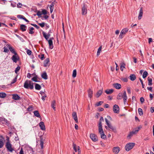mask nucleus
I'll list each match as a JSON object with an SVG mask.
<instances>
[{
  "instance_id": "f257e3e1",
  "label": "nucleus",
  "mask_w": 154,
  "mask_h": 154,
  "mask_svg": "<svg viewBox=\"0 0 154 154\" xmlns=\"http://www.w3.org/2000/svg\"><path fill=\"white\" fill-rule=\"evenodd\" d=\"M104 121V119L102 117H101L99 121L98 125L99 133L101 135V137L103 139H105L106 138V135L104 134L103 128L102 124V121Z\"/></svg>"
},
{
  "instance_id": "f03ea898",
  "label": "nucleus",
  "mask_w": 154,
  "mask_h": 154,
  "mask_svg": "<svg viewBox=\"0 0 154 154\" xmlns=\"http://www.w3.org/2000/svg\"><path fill=\"white\" fill-rule=\"evenodd\" d=\"M123 99V100L124 104L127 103L128 97L126 95L125 91H124L123 93H120L118 95L117 98L118 100H121L122 98Z\"/></svg>"
},
{
  "instance_id": "7ed1b4c3",
  "label": "nucleus",
  "mask_w": 154,
  "mask_h": 154,
  "mask_svg": "<svg viewBox=\"0 0 154 154\" xmlns=\"http://www.w3.org/2000/svg\"><path fill=\"white\" fill-rule=\"evenodd\" d=\"M33 83L32 81L26 80L24 84V87L26 89H33L34 88Z\"/></svg>"
},
{
  "instance_id": "20e7f679",
  "label": "nucleus",
  "mask_w": 154,
  "mask_h": 154,
  "mask_svg": "<svg viewBox=\"0 0 154 154\" xmlns=\"http://www.w3.org/2000/svg\"><path fill=\"white\" fill-rule=\"evenodd\" d=\"M11 144L10 143L9 138L8 136H7L6 139L5 140L2 136L0 135V144Z\"/></svg>"
},
{
  "instance_id": "39448f33",
  "label": "nucleus",
  "mask_w": 154,
  "mask_h": 154,
  "mask_svg": "<svg viewBox=\"0 0 154 154\" xmlns=\"http://www.w3.org/2000/svg\"><path fill=\"white\" fill-rule=\"evenodd\" d=\"M140 129V127H138L137 128H136L132 132H130L127 136V138L128 139H130L133 134L137 133L139 131Z\"/></svg>"
},
{
  "instance_id": "423d86ee",
  "label": "nucleus",
  "mask_w": 154,
  "mask_h": 154,
  "mask_svg": "<svg viewBox=\"0 0 154 154\" xmlns=\"http://www.w3.org/2000/svg\"><path fill=\"white\" fill-rule=\"evenodd\" d=\"M90 137L93 141L96 142L98 140V138L97 136L94 134H90Z\"/></svg>"
},
{
  "instance_id": "0eeeda50",
  "label": "nucleus",
  "mask_w": 154,
  "mask_h": 154,
  "mask_svg": "<svg viewBox=\"0 0 154 154\" xmlns=\"http://www.w3.org/2000/svg\"><path fill=\"white\" fill-rule=\"evenodd\" d=\"M106 123L107 125L108 128L112 131H114L115 130V128L111 124L109 123V122L106 118L105 119Z\"/></svg>"
},
{
  "instance_id": "6e6552de",
  "label": "nucleus",
  "mask_w": 154,
  "mask_h": 154,
  "mask_svg": "<svg viewBox=\"0 0 154 154\" xmlns=\"http://www.w3.org/2000/svg\"><path fill=\"white\" fill-rule=\"evenodd\" d=\"M113 110L114 113H118L119 112V106L116 104L114 105L113 107Z\"/></svg>"
},
{
  "instance_id": "1a4fd4ad",
  "label": "nucleus",
  "mask_w": 154,
  "mask_h": 154,
  "mask_svg": "<svg viewBox=\"0 0 154 154\" xmlns=\"http://www.w3.org/2000/svg\"><path fill=\"white\" fill-rule=\"evenodd\" d=\"M72 116L75 122L76 123H78L76 113L75 112H73L72 114Z\"/></svg>"
},
{
  "instance_id": "9d476101",
  "label": "nucleus",
  "mask_w": 154,
  "mask_h": 154,
  "mask_svg": "<svg viewBox=\"0 0 154 154\" xmlns=\"http://www.w3.org/2000/svg\"><path fill=\"white\" fill-rule=\"evenodd\" d=\"M50 60L49 58H46L44 61V66L46 67L49 65Z\"/></svg>"
},
{
  "instance_id": "9b49d317",
  "label": "nucleus",
  "mask_w": 154,
  "mask_h": 154,
  "mask_svg": "<svg viewBox=\"0 0 154 154\" xmlns=\"http://www.w3.org/2000/svg\"><path fill=\"white\" fill-rule=\"evenodd\" d=\"M134 145H126L125 146V149L126 151H128L132 149Z\"/></svg>"
},
{
  "instance_id": "f8f14e48",
  "label": "nucleus",
  "mask_w": 154,
  "mask_h": 154,
  "mask_svg": "<svg viewBox=\"0 0 154 154\" xmlns=\"http://www.w3.org/2000/svg\"><path fill=\"white\" fill-rule=\"evenodd\" d=\"M39 126L42 130L44 131L45 130V126L44 122H40L39 123Z\"/></svg>"
},
{
  "instance_id": "ddd939ff",
  "label": "nucleus",
  "mask_w": 154,
  "mask_h": 154,
  "mask_svg": "<svg viewBox=\"0 0 154 154\" xmlns=\"http://www.w3.org/2000/svg\"><path fill=\"white\" fill-rule=\"evenodd\" d=\"M113 153L115 154H117L120 151V148L119 147H114L112 149Z\"/></svg>"
},
{
  "instance_id": "4468645a",
  "label": "nucleus",
  "mask_w": 154,
  "mask_h": 154,
  "mask_svg": "<svg viewBox=\"0 0 154 154\" xmlns=\"http://www.w3.org/2000/svg\"><path fill=\"white\" fill-rule=\"evenodd\" d=\"M82 14L84 15L87 14V8L85 7V5H84V6L82 8Z\"/></svg>"
},
{
  "instance_id": "2eb2a0df",
  "label": "nucleus",
  "mask_w": 154,
  "mask_h": 154,
  "mask_svg": "<svg viewBox=\"0 0 154 154\" xmlns=\"http://www.w3.org/2000/svg\"><path fill=\"white\" fill-rule=\"evenodd\" d=\"M143 15V10L142 8H141L140 10L138 19L140 20L141 19Z\"/></svg>"
},
{
  "instance_id": "dca6fc26",
  "label": "nucleus",
  "mask_w": 154,
  "mask_h": 154,
  "mask_svg": "<svg viewBox=\"0 0 154 154\" xmlns=\"http://www.w3.org/2000/svg\"><path fill=\"white\" fill-rule=\"evenodd\" d=\"M17 17L18 18L23 19L26 22H29L28 20H27L22 15H18L17 16Z\"/></svg>"
},
{
  "instance_id": "f3484780",
  "label": "nucleus",
  "mask_w": 154,
  "mask_h": 154,
  "mask_svg": "<svg viewBox=\"0 0 154 154\" xmlns=\"http://www.w3.org/2000/svg\"><path fill=\"white\" fill-rule=\"evenodd\" d=\"M129 78L131 81H134L136 79V77L135 74H131L130 75Z\"/></svg>"
},
{
  "instance_id": "a211bd4d",
  "label": "nucleus",
  "mask_w": 154,
  "mask_h": 154,
  "mask_svg": "<svg viewBox=\"0 0 154 154\" xmlns=\"http://www.w3.org/2000/svg\"><path fill=\"white\" fill-rule=\"evenodd\" d=\"M6 147L8 150L10 152H12L14 150V149L12 147L11 145H6Z\"/></svg>"
},
{
  "instance_id": "6ab92c4d",
  "label": "nucleus",
  "mask_w": 154,
  "mask_h": 154,
  "mask_svg": "<svg viewBox=\"0 0 154 154\" xmlns=\"http://www.w3.org/2000/svg\"><path fill=\"white\" fill-rule=\"evenodd\" d=\"M103 93V89L98 91L96 94V97L97 98H98Z\"/></svg>"
},
{
  "instance_id": "aec40b11",
  "label": "nucleus",
  "mask_w": 154,
  "mask_h": 154,
  "mask_svg": "<svg viewBox=\"0 0 154 154\" xmlns=\"http://www.w3.org/2000/svg\"><path fill=\"white\" fill-rule=\"evenodd\" d=\"M48 41L49 45V48L51 49H52L54 47L52 41L51 40H48Z\"/></svg>"
},
{
  "instance_id": "412c9836",
  "label": "nucleus",
  "mask_w": 154,
  "mask_h": 154,
  "mask_svg": "<svg viewBox=\"0 0 154 154\" xmlns=\"http://www.w3.org/2000/svg\"><path fill=\"white\" fill-rule=\"evenodd\" d=\"M88 97L91 98L93 96V91L91 89H89L88 90Z\"/></svg>"
},
{
  "instance_id": "4be33fe9",
  "label": "nucleus",
  "mask_w": 154,
  "mask_h": 154,
  "mask_svg": "<svg viewBox=\"0 0 154 154\" xmlns=\"http://www.w3.org/2000/svg\"><path fill=\"white\" fill-rule=\"evenodd\" d=\"M56 101L55 100H53L51 102V106L53 108V109L54 110H56Z\"/></svg>"
},
{
  "instance_id": "5701e85b",
  "label": "nucleus",
  "mask_w": 154,
  "mask_h": 154,
  "mask_svg": "<svg viewBox=\"0 0 154 154\" xmlns=\"http://www.w3.org/2000/svg\"><path fill=\"white\" fill-rule=\"evenodd\" d=\"M113 86L116 89H119L121 88V86L119 83H115L113 84Z\"/></svg>"
},
{
  "instance_id": "b1692460",
  "label": "nucleus",
  "mask_w": 154,
  "mask_h": 154,
  "mask_svg": "<svg viewBox=\"0 0 154 154\" xmlns=\"http://www.w3.org/2000/svg\"><path fill=\"white\" fill-rule=\"evenodd\" d=\"M8 48L12 53L14 54L15 55H17V53L15 51L14 49H13V48L12 47L10 46H9Z\"/></svg>"
},
{
  "instance_id": "393cba45",
  "label": "nucleus",
  "mask_w": 154,
  "mask_h": 154,
  "mask_svg": "<svg viewBox=\"0 0 154 154\" xmlns=\"http://www.w3.org/2000/svg\"><path fill=\"white\" fill-rule=\"evenodd\" d=\"M26 26L24 24H21L20 25V29L22 32H24L26 30Z\"/></svg>"
},
{
  "instance_id": "a878e982",
  "label": "nucleus",
  "mask_w": 154,
  "mask_h": 154,
  "mask_svg": "<svg viewBox=\"0 0 154 154\" xmlns=\"http://www.w3.org/2000/svg\"><path fill=\"white\" fill-rule=\"evenodd\" d=\"M12 98L16 100H19L20 98V97L17 94H13L12 95Z\"/></svg>"
},
{
  "instance_id": "bb28decb",
  "label": "nucleus",
  "mask_w": 154,
  "mask_h": 154,
  "mask_svg": "<svg viewBox=\"0 0 154 154\" xmlns=\"http://www.w3.org/2000/svg\"><path fill=\"white\" fill-rule=\"evenodd\" d=\"M113 89H107L106 90L105 92L108 94H112L113 92Z\"/></svg>"
},
{
  "instance_id": "cd10ccee",
  "label": "nucleus",
  "mask_w": 154,
  "mask_h": 154,
  "mask_svg": "<svg viewBox=\"0 0 154 154\" xmlns=\"http://www.w3.org/2000/svg\"><path fill=\"white\" fill-rule=\"evenodd\" d=\"M42 77L45 79H48V75L45 72H44L41 75Z\"/></svg>"
},
{
  "instance_id": "c85d7f7f",
  "label": "nucleus",
  "mask_w": 154,
  "mask_h": 154,
  "mask_svg": "<svg viewBox=\"0 0 154 154\" xmlns=\"http://www.w3.org/2000/svg\"><path fill=\"white\" fill-rule=\"evenodd\" d=\"M11 59L13 60L14 62L17 63V60L18 59L17 58L16 55H13L11 57Z\"/></svg>"
},
{
  "instance_id": "c756f323",
  "label": "nucleus",
  "mask_w": 154,
  "mask_h": 154,
  "mask_svg": "<svg viewBox=\"0 0 154 154\" xmlns=\"http://www.w3.org/2000/svg\"><path fill=\"white\" fill-rule=\"evenodd\" d=\"M34 84H35V88L36 90H39L41 89V87L39 84L37 83H34Z\"/></svg>"
},
{
  "instance_id": "7c9ffc66",
  "label": "nucleus",
  "mask_w": 154,
  "mask_h": 154,
  "mask_svg": "<svg viewBox=\"0 0 154 154\" xmlns=\"http://www.w3.org/2000/svg\"><path fill=\"white\" fill-rule=\"evenodd\" d=\"M128 29L127 28H125L123 29L121 31V34H125L128 31Z\"/></svg>"
},
{
  "instance_id": "2f4dec72",
  "label": "nucleus",
  "mask_w": 154,
  "mask_h": 154,
  "mask_svg": "<svg viewBox=\"0 0 154 154\" xmlns=\"http://www.w3.org/2000/svg\"><path fill=\"white\" fill-rule=\"evenodd\" d=\"M73 147L74 150L75 152L78 151L80 149L79 147L77 146V145H73Z\"/></svg>"
},
{
  "instance_id": "473e14b6",
  "label": "nucleus",
  "mask_w": 154,
  "mask_h": 154,
  "mask_svg": "<svg viewBox=\"0 0 154 154\" xmlns=\"http://www.w3.org/2000/svg\"><path fill=\"white\" fill-rule=\"evenodd\" d=\"M125 64L124 63H121L120 69L122 71L123 70V68H125Z\"/></svg>"
},
{
  "instance_id": "72a5a7b5",
  "label": "nucleus",
  "mask_w": 154,
  "mask_h": 154,
  "mask_svg": "<svg viewBox=\"0 0 154 154\" xmlns=\"http://www.w3.org/2000/svg\"><path fill=\"white\" fill-rule=\"evenodd\" d=\"M34 115L36 117H37L38 118H40L41 117V116L39 113L38 111H35L34 112Z\"/></svg>"
},
{
  "instance_id": "f704fd0d",
  "label": "nucleus",
  "mask_w": 154,
  "mask_h": 154,
  "mask_svg": "<svg viewBox=\"0 0 154 154\" xmlns=\"http://www.w3.org/2000/svg\"><path fill=\"white\" fill-rule=\"evenodd\" d=\"M6 94L4 92H0V98H4L6 96Z\"/></svg>"
},
{
  "instance_id": "c9c22d12",
  "label": "nucleus",
  "mask_w": 154,
  "mask_h": 154,
  "mask_svg": "<svg viewBox=\"0 0 154 154\" xmlns=\"http://www.w3.org/2000/svg\"><path fill=\"white\" fill-rule=\"evenodd\" d=\"M148 85L149 86L152 85V78H150L149 77H148Z\"/></svg>"
},
{
  "instance_id": "e433bc0d",
  "label": "nucleus",
  "mask_w": 154,
  "mask_h": 154,
  "mask_svg": "<svg viewBox=\"0 0 154 154\" xmlns=\"http://www.w3.org/2000/svg\"><path fill=\"white\" fill-rule=\"evenodd\" d=\"M42 33L43 34V36L45 38V39L47 40H48V38L49 37L48 35H47L46 33H45V32L43 31L42 32Z\"/></svg>"
},
{
  "instance_id": "4c0bfd02",
  "label": "nucleus",
  "mask_w": 154,
  "mask_h": 154,
  "mask_svg": "<svg viewBox=\"0 0 154 154\" xmlns=\"http://www.w3.org/2000/svg\"><path fill=\"white\" fill-rule=\"evenodd\" d=\"M45 141V139H43L42 137L41 136L40 137V144H43L45 143L44 141Z\"/></svg>"
},
{
  "instance_id": "58836bf2",
  "label": "nucleus",
  "mask_w": 154,
  "mask_h": 154,
  "mask_svg": "<svg viewBox=\"0 0 154 154\" xmlns=\"http://www.w3.org/2000/svg\"><path fill=\"white\" fill-rule=\"evenodd\" d=\"M29 33L30 34H33L34 33V32L33 31L34 30V28L32 27L31 28H29Z\"/></svg>"
},
{
  "instance_id": "ea45409f",
  "label": "nucleus",
  "mask_w": 154,
  "mask_h": 154,
  "mask_svg": "<svg viewBox=\"0 0 154 154\" xmlns=\"http://www.w3.org/2000/svg\"><path fill=\"white\" fill-rule=\"evenodd\" d=\"M101 49H102V46H100L99 48L98 49V51L97 52V56H98L100 54V53L101 51Z\"/></svg>"
},
{
  "instance_id": "a19ab883",
  "label": "nucleus",
  "mask_w": 154,
  "mask_h": 154,
  "mask_svg": "<svg viewBox=\"0 0 154 154\" xmlns=\"http://www.w3.org/2000/svg\"><path fill=\"white\" fill-rule=\"evenodd\" d=\"M138 113L140 116L143 115V112L142 109L140 108H139L138 109Z\"/></svg>"
},
{
  "instance_id": "79ce46f5",
  "label": "nucleus",
  "mask_w": 154,
  "mask_h": 154,
  "mask_svg": "<svg viewBox=\"0 0 154 154\" xmlns=\"http://www.w3.org/2000/svg\"><path fill=\"white\" fill-rule=\"evenodd\" d=\"M38 57L40 58L41 60H43L45 58L44 55V54H42L41 55H39L38 56Z\"/></svg>"
},
{
  "instance_id": "37998d69",
  "label": "nucleus",
  "mask_w": 154,
  "mask_h": 154,
  "mask_svg": "<svg viewBox=\"0 0 154 154\" xmlns=\"http://www.w3.org/2000/svg\"><path fill=\"white\" fill-rule=\"evenodd\" d=\"M76 69H74L73 72L72 76L73 78H75L76 75Z\"/></svg>"
},
{
  "instance_id": "c03bdc74",
  "label": "nucleus",
  "mask_w": 154,
  "mask_h": 154,
  "mask_svg": "<svg viewBox=\"0 0 154 154\" xmlns=\"http://www.w3.org/2000/svg\"><path fill=\"white\" fill-rule=\"evenodd\" d=\"M148 75V72L146 71H144L143 72V78L144 79L146 77H147Z\"/></svg>"
},
{
  "instance_id": "a18cd8bd",
  "label": "nucleus",
  "mask_w": 154,
  "mask_h": 154,
  "mask_svg": "<svg viewBox=\"0 0 154 154\" xmlns=\"http://www.w3.org/2000/svg\"><path fill=\"white\" fill-rule=\"evenodd\" d=\"M54 5L53 4H51L50 6V12L51 13L54 10Z\"/></svg>"
},
{
  "instance_id": "49530a36",
  "label": "nucleus",
  "mask_w": 154,
  "mask_h": 154,
  "mask_svg": "<svg viewBox=\"0 0 154 154\" xmlns=\"http://www.w3.org/2000/svg\"><path fill=\"white\" fill-rule=\"evenodd\" d=\"M20 69V66H18L17 67H16L15 70V73L16 74H17L18 72L19 71Z\"/></svg>"
},
{
  "instance_id": "de8ad7c7",
  "label": "nucleus",
  "mask_w": 154,
  "mask_h": 154,
  "mask_svg": "<svg viewBox=\"0 0 154 154\" xmlns=\"http://www.w3.org/2000/svg\"><path fill=\"white\" fill-rule=\"evenodd\" d=\"M38 24L41 27H43L45 26V23L44 22H42L41 23H38Z\"/></svg>"
},
{
  "instance_id": "09e8293b",
  "label": "nucleus",
  "mask_w": 154,
  "mask_h": 154,
  "mask_svg": "<svg viewBox=\"0 0 154 154\" xmlns=\"http://www.w3.org/2000/svg\"><path fill=\"white\" fill-rule=\"evenodd\" d=\"M33 110L32 106H29L27 108V110L28 111H31Z\"/></svg>"
},
{
  "instance_id": "8fccbe9b",
  "label": "nucleus",
  "mask_w": 154,
  "mask_h": 154,
  "mask_svg": "<svg viewBox=\"0 0 154 154\" xmlns=\"http://www.w3.org/2000/svg\"><path fill=\"white\" fill-rule=\"evenodd\" d=\"M103 103V101H100L97 102L96 104L97 106H98L102 105V103Z\"/></svg>"
},
{
  "instance_id": "3c124183",
  "label": "nucleus",
  "mask_w": 154,
  "mask_h": 154,
  "mask_svg": "<svg viewBox=\"0 0 154 154\" xmlns=\"http://www.w3.org/2000/svg\"><path fill=\"white\" fill-rule=\"evenodd\" d=\"M32 80L35 82H38L37 76H34L32 79Z\"/></svg>"
},
{
  "instance_id": "603ef678",
  "label": "nucleus",
  "mask_w": 154,
  "mask_h": 154,
  "mask_svg": "<svg viewBox=\"0 0 154 154\" xmlns=\"http://www.w3.org/2000/svg\"><path fill=\"white\" fill-rule=\"evenodd\" d=\"M31 25L33 26H34L35 28H36L37 29H38L39 28V26H38L37 25L35 24H31Z\"/></svg>"
},
{
  "instance_id": "864d4df0",
  "label": "nucleus",
  "mask_w": 154,
  "mask_h": 154,
  "mask_svg": "<svg viewBox=\"0 0 154 154\" xmlns=\"http://www.w3.org/2000/svg\"><path fill=\"white\" fill-rule=\"evenodd\" d=\"M42 12L40 11H37V15L39 17L41 16V15L42 14Z\"/></svg>"
},
{
  "instance_id": "5fc2aeb1",
  "label": "nucleus",
  "mask_w": 154,
  "mask_h": 154,
  "mask_svg": "<svg viewBox=\"0 0 154 154\" xmlns=\"http://www.w3.org/2000/svg\"><path fill=\"white\" fill-rule=\"evenodd\" d=\"M26 53L29 55H30L31 54L32 51L30 50L27 49L26 51Z\"/></svg>"
},
{
  "instance_id": "6e6d98bb",
  "label": "nucleus",
  "mask_w": 154,
  "mask_h": 154,
  "mask_svg": "<svg viewBox=\"0 0 154 154\" xmlns=\"http://www.w3.org/2000/svg\"><path fill=\"white\" fill-rule=\"evenodd\" d=\"M42 14H47V11L45 9L42 10Z\"/></svg>"
},
{
  "instance_id": "4d7b16f0",
  "label": "nucleus",
  "mask_w": 154,
  "mask_h": 154,
  "mask_svg": "<svg viewBox=\"0 0 154 154\" xmlns=\"http://www.w3.org/2000/svg\"><path fill=\"white\" fill-rule=\"evenodd\" d=\"M15 35L18 38H19L22 41H23V39L21 37H20L19 35H17V34H15Z\"/></svg>"
},
{
  "instance_id": "13d9d810",
  "label": "nucleus",
  "mask_w": 154,
  "mask_h": 154,
  "mask_svg": "<svg viewBox=\"0 0 154 154\" xmlns=\"http://www.w3.org/2000/svg\"><path fill=\"white\" fill-rule=\"evenodd\" d=\"M139 79H140V81L141 84V85H142V88H144V85L143 84V82L142 80L140 78Z\"/></svg>"
},
{
  "instance_id": "bf43d9fd",
  "label": "nucleus",
  "mask_w": 154,
  "mask_h": 154,
  "mask_svg": "<svg viewBox=\"0 0 154 154\" xmlns=\"http://www.w3.org/2000/svg\"><path fill=\"white\" fill-rule=\"evenodd\" d=\"M140 101L141 103H143L144 101V99L143 97H141L140 99Z\"/></svg>"
},
{
  "instance_id": "052dcab7",
  "label": "nucleus",
  "mask_w": 154,
  "mask_h": 154,
  "mask_svg": "<svg viewBox=\"0 0 154 154\" xmlns=\"http://www.w3.org/2000/svg\"><path fill=\"white\" fill-rule=\"evenodd\" d=\"M22 6V5L20 3H19L18 4H17V8H21Z\"/></svg>"
},
{
  "instance_id": "680f3d73",
  "label": "nucleus",
  "mask_w": 154,
  "mask_h": 154,
  "mask_svg": "<svg viewBox=\"0 0 154 154\" xmlns=\"http://www.w3.org/2000/svg\"><path fill=\"white\" fill-rule=\"evenodd\" d=\"M17 77H15L14 79H13L12 82H11V84H14L17 81Z\"/></svg>"
},
{
  "instance_id": "e2e57ef3",
  "label": "nucleus",
  "mask_w": 154,
  "mask_h": 154,
  "mask_svg": "<svg viewBox=\"0 0 154 154\" xmlns=\"http://www.w3.org/2000/svg\"><path fill=\"white\" fill-rule=\"evenodd\" d=\"M46 97V94L44 95H42V99L44 101L45 100V98Z\"/></svg>"
},
{
  "instance_id": "0e129e2a",
  "label": "nucleus",
  "mask_w": 154,
  "mask_h": 154,
  "mask_svg": "<svg viewBox=\"0 0 154 154\" xmlns=\"http://www.w3.org/2000/svg\"><path fill=\"white\" fill-rule=\"evenodd\" d=\"M147 89L148 90L150 91L151 92H152V87H147Z\"/></svg>"
},
{
  "instance_id": "69168bd1",
  "label": "nucleus",
  "mask_w": 154,
  "mask_h": 154,
  "mask_svg": "<svg viewBox=\"0 0 154 154\" xmlns=\"http://www.w3.org/2000/svg\"><path fill=\"white\" fill-rule=\"evenodd\" d=\"M94 146H93V148L95 149H97L99 148V147L98 146L99 145H94Z\"/></svg>"
},
{
  "instance_id": "338daca9",
  "label": "nucleus",
  "mask_w": 154,
  "mask_h": 154,
  "mask_svg": "<svg viewBox=\"0 0 154 154\" xmlns=\"http://www.w3.org/2000/svg\"><path fill=\"white\" fill-rule=\"evenodd\" d=\"M150 111L152 113H153L154 112V107H151L150 108Z\"/></svg>"
},
{
  "instance_id": "774afa93",
  "label": "nucleus",
  "mask_w": 154,
  "mask_h": 154,
  "mask_svg": "<svg viewBox=\"0 0 154 154\" xmlns=\"http://www.w3.org/2000/svg\"><path fill=\"white\" fill-rule=\"evenodd\" d=\"M20 154H24L23 153V151L22 148H21L19 152Z\"/></svg>"
}]
</instances>
